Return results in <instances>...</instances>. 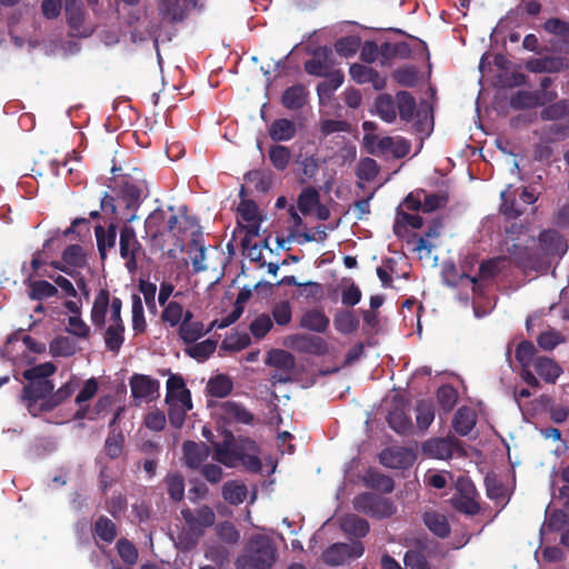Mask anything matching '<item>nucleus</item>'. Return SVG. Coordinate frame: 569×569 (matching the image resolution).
<instances>
[{
  "label": "nucleus",
  "mask_w": 569,
  "mask_h": 569,
  "mask_svg": "<svg viewBox=\"0 0 569 569\" xmlns=\"http://www.w3.org/2000/svg\"><path fill=\"white\" fill-rule=\"evenodd\" d=\"M147 196L148 188L144 180L127 178L118 197L104 193L100 207L103 212L111 213L114 220L131 222L136 219V211Z\"/></svg>",
  "instance_id": "obj_1"
},
{
  "label": "nucleus",
  "mask_w": 569,
  "mask_h": 569,
  "mask_svg": "<svg viewBox=\"0 0 569 569\" xmlns=\"http://www.w3.org/2000/svg\"><path fill=\"white\" fill-rule=\"evenodd\" d=\"M57 367L53 362H44L26 369L22 378L28 383L22 388L20 401L27 407L29 413L37 417L42 412L41 405L38 401L46 399L53 391V383L48 378L54 375Z\"/></svg>",
  "instance_id": "obj_2"
},
{
  "label": "nucleus",
  "mask_w": 569,
  "mask_h": 569,
  "mask_svg": "<svg viewBox=\"0 0 569 569\" xmlns=\"http://www.w3.org/2000/svg\"><path fill=\"white\" fill-rule=\"evenodd\" d=\"M214 459L227 466L232 467L237 458L246 453L260 452L257 442L248 437H239L237 440L231 431H224L221 442H213Z\"/></svg>",
  "instance_id": "obj_3"
},
{
  "label": "nucleus",
  "mask_w": 569,
  "mask_h": 569,
  "mask_svg": "<svg viewBox=\"0 0 569 569\" xmlns=\"http://www.w3.org/2000/svg\"><path fill=\"white\" fill-rule=\"evenodd\" d=\"M277 558L272 540L263 535H254L247 545L244 562L251 569H271Z\"/></svg>",
  "instance_id": "obj_4"
},
{
  "label": "nucleus",
  "mask_w": 569,
  "mask_h": 569,
  "mask_svg": "<svg viewBox=\"0 0 569 569\" xmlns=\"http://www.w3.org/2000/svg\"><path fill=\"white\" fill-rule=\"evenodd\" d=\"M356 511L375 519H386L393 516L397 508L391 499L373 492H362L355 497Z\"/></svg>",
  "instance_id": "obj_5"
},
{
  "label": "nucleus",
  "mask_w": 569,
  "mask_h": 569,
  "mask_svg": "<svg viewBox=\"0 0 569 569\" xmlns=\"http://www.w3.org/2000/svg\"><path fill=\"white\" fill-rule=\"evenodd\" d=\"M477 496L475 485L469 479L460 477L457 480L456 493L452 496L451 502L457 511L468 516H475L480 511Z\"/></svg>",
  "instance_id": "obj_6"
},
{
  "label": "nucleus",
  "mask_w": 569,
  "mask_h": 569,
  "mask_svg": "<svg viewBox=\"0 0 569 569\" xmlns=\"http://www.w3.org/2000/svg\"><path fill=\"white\" fill-rule=\"evenodd\" d=\"M143 251L136 231L131 226L124 224L119 231V253L126 260V268L133 272L138 268V256Z\"/></svg>",
  "instance_id": "obj_7"
},
{
  "label": "nucleus",
  "mask_w": 569,
  "mask_h": 569,
  "mask_svg": "<svg viewBox=\"0 0 569 569\" xmlns=\"http://www.w3.org/2000/svg\"><path fill=\"white\" fill-rule=\"evenodd\" d=\"M508 252L513 259L517 267L523 270H546L549 267L548 256H543L541 250L537 248L519 247L512 244L508 248Z\"/></svg>",
  "instance_id": "obj_8"
},
{
  "label": "nucleus",
  "mask_w": 569,
  "mask_h": 569,
  "mask_svg": "<svg viewBox=\"0 0 569 569\" xmlns=\"http://www.w3.org/2000/svg\"><path fill=\"white\" fill-rule=\"evenodd\" d=\"M365 552L361 541L352 543L337 542L328 547L322 553V560L329 566H341L351 558H360Z\"/></svg>",
  "instance_id": "obj_9"
},
{
  "label": "nucleus",
  "mask_w": 569,
  "mask_h": 569,
  "mask_svg": "<svg viewBox=\"0 0 569 569\" xmlns=\"http://www.w3.org/2000/svg\"><path fill=\"white\" fill-rule=\"evenodd\" d=\"M181 516L188 527V530L196 537L200 538L204 533V529L214 523L216 515L209 506H201L196 510L184 508Z\"/></svg>",
  "instance_id": "obj_10"
},
{
  "label": "nucleus",
  "mask_w": 569,
  "mask_h": 569,
  "mask_svg": "<svg viewBox=\"0 0 569 569\" xmlns=\"http://www.w3.org/2000/svg\"><path fill=\"white\" fill-rule=\"evenodd\" d=\"M416 460L412 449L406 447L386 448L379 453V461L390 469H407Z\"/></svg>",
  "instance_id": "obj_11"
},
{
  "label": "nucleus",
  "mask_w": 569,
  "mask_h": 569,
  "mask_svg": "<svg viewBox=\"0 0 569 569\" xmlns=\"http://www.w3.org/2000/svg\"><path fill=\"white\" fill-rule=\"evenodd\" d=\"M350 78L358 84H372L373 89L382 90L387 84V77L376 69L361 63H352L349 68Z\"/></svg>",
  "instance_id": "obj_12"
},
{
  "label": "nucleus",
  "mask_w": 569,
  "mask_h": 569,
  "mask_svg": "<svg viewBox=\"0 0 569 569\" xmlns=\"http://www.w3.org/2000/svg\"><path fill=\"white\" fill-rule=\"evenodd\" d=\"M293 348L299 352L313 355L317 357L326 356L329 352L327 341L315 335L300 333L292 338Z\"/></svg>",
  "instance_id": "obj_13"
},
{
  "label": "nucleus",
  "mask_w": 569,
  "mask_h": 569,
  "mask_svg": "<svg viewBox=\"0 0 569 569\" xmlns=\"http://www.w3.org/2000/svg\"><path fill=\"white\" fill-rule=\"evenodd\" d=\"M517 193L518 189H515L511 184L500 193L499 211L507 220H516L526 211V207L520 202Z\"/></svg>",
  "instance_id": "obj_14"
},
{
  "label": "nucleus",
  "mask_w": 569,
  "mask_h": 569,
  "mask_svg": "<svg viewBox=\"0 0 569 569\" xmlns=\"http://www.w3.org/2000/svg\"><path fill=\"white\" fill-rule=\"evenodd\" d=\"M331 50L328 47H319L313 51V58L303 63L305 71L315 77H326L333 70L329 62Z\"/></svg>",
  "instance_id": "obj_15"
},
{
  "label": "nucleus",
  "mask_w": 569,
  "mask_h": 569,
  "mask_svg": "<svg viewBox=\"0 0 569 569\" xmlns=\"http://www.w3.org/2000/svg\"><path fill=\"white\" fill-rule=\"evenodd\" d=\"M130 388L134 399H152L159 390V381L146 375L134 373L130 378Z\"/></svg>",
  "instance_id": "obj_16"
},
{
  "label": "nucleus",
  "mask_w": 569,
  "mask_h": 569,
  "mask_svg": "<svg viewBox=\"0 0 569 569\" xmlns=\"http://www.w3.org/2000/svg\"><path fill=\"white\" fill-rule=\"evenodd\" d=\"M222 419L228 423L252 425L254 416L241 403L232 400L224 401L220 405Z\"/></svg>",
  "instance_id": "obj_17"
},
{
  "label": "nucleus",
  "mask_w": 569,
  "mask_h": 569,
  "mask_svg": "<svg viewBox=\"0 0 569 569\" xmlns=\"http://www.w3.org/2000/svg\"><path fill=\"white\" fill-rule=\"evenodd\" d=\"M120 221L113 219V221L107 227L96 226L94 236L97 240V248L100 259L104 261L107 259L108 250L114 249L117 241V224Z\"/></svg>",
  "instance_id": "obj_18"
},
{
  "label": "nucleus",
  "mask_w": 569,
  "mask_h": 569,
  "mask_svg": "<svg viewBox=\"0 0 569 569\" xmlns=\"http://www.w3.org/2000/svg\"><path fill=\"white\" fill-rule=\"evenodd\" d=\"M539 246L543 256H562L567 249V243L557 230H543L539 234Z\"/></svg>",
  "instance_id": "obj_19"
},
{
  "label": "nucleus",
  "mask_w": 569,
  "mask_h": 569,
  "mask_svg": "<svg viewBox=\"0 0 569 569\" xmlns=\"http://www.w3.org/2000/svg\"><path fill=\"white\" fill-rule=\"evenodd\" d=\"M184 465L190 469H198L209 457L210 448L203 442L188 440L182 446Z\"/></svg>",
  "instance_id": "obj_20"
},
{
  "label": "nucleus",
  "mask_w": 569,
  "mask_h": 569,
  "mask_svg": "<svg viewBox=\"0 0 569 569\" xmlns=\"http://www.w3.org/2000/svg\"><path fill=\"white\" fill-rule=\"evenodd\" d=\"M569 68V61L558 57L532 58L527 61L526 69L530 72H560Z\"/></svg>",
  "instance_id": "obj_21"
},
{
  "label": "nucleus",
  "mask_w": 569,
  "mask_h": 569,
  "mask_svg": "<svg viewBox=\"0 0 569 569\" xmlns=\"http://www.w3.org/2000/svg\"><path fill=\"white\" fill-rule=\"evenodd\" d=\"M330 325V319L321 309H309L300 318V327L313 332L325 333Z\"/></svg>",
  "instance_id": "obj_22"
},
{
  "label": "nucleus",
  "mask_w": 569,
  "mask_h": 569,
  "mask_svg": "<svg viewBox=\"0 0 569 569\" xmlns=\"http://www.w3.org/2000/svg\"><path fill=\"white\" fill-rule=\"evenodd\" d=\"M308 100V90L301 84H293L287 88L281 96V103L288 110H299L305 107Z\"/></svg>",
  "instance_id": "obj_23"
},
{
  "label": "nucleus",
  "mask_w": 569,
  "mask_h": 569,
  "mask_svg": "<svg viewBox=\"0 0 569 569\" xmlns=\"http://www.w3.org/2000/svg\"><path fill=\"white\" fill-rule=\"evenodd\" d=\"M411 47L406 41L393 43L386 41L380 46L381 64L386 66L396 58L408 59L411 56Z\"/></svg>",
  "instance_id": "obj_24"
},
{
  "label": "nucleus",
  "mask_w": 569,
  "mask_h": 569,
  "mask_svg": "<svg viewBox=\"0 0 569 569\" xmlns=\"http://www.w3.org/2000/svg\"><path fill=\"white\" fill-rule=\"evenodd\" d=\"M110 303V293L107 289H100L94 298L91 309V322L97 329L106 326V315Z\"/></svg>",
  "instance_id": "obj_25"
},
{
  "label": "nucleus",
  "mask_w": 569,
  "mask_h": 569,
  "mask_svg": "<svg viewBox=\"0 0 569 569\" xmlns=\"http://www.w3.org/2000/svg\"><path fill=\"white\" fill-rule=\"evenodd\" d=\"M477 421L476 412L469 407L459 408L452 419V428L455 431L465 437L475 428Z\"/></svg>",
  "instance_id": "obj_26"
},
{
  "label": "nucleus",
  "mask_w": 569,
  "mask_h": 569,
  "mask_svg": "<svg viewBox=\"0 0 569 569\" xmlns=\"http://www.w3.org/2000/svg\"><path fill=\"white\" fill-rule=\"evenodd\" d=\"M387 421L389 427L401 436H409L413 431L411 418L402 407L396 406L389 411Z\"/></svg>",
  "instance_id": "obj_27"
},
{
  "label": "nucleus",
  "mask_w": 569,
  "mask_h": 569,
  "mask_svg": "<svg viewBox=\"0 0 569 569\" xmlns=\"http://www.w3.org/2000/svg\"><path fill=\"white\" fill-rule=\"evenodd\" d=\"M537 375L548 383H555L562 373L561 367L551 358L537 357L533 361Z\"/></svg>",
  "instance_id": "obj_28"
},
{
  "label": "nucleus",
  "mask_w": 569,
  "mask_h": 569,
  "mask_svg": "<svg viewBox=\"0 0 569 569\" xmlns=\"http://www.w3.org/2000/svg\"><path fill=\"white\" fill-rule=\"evenodd\" d=\"M363 485L372 490L383 493H391L395 489V481L390 476L375 469H369L363 476Z\"/></svg>",
  "instance_id": "obj_29"
},
{
  "label": "nucleus",
  "mask_w": 569,
  "mask_h": 569,
  "mask_svg": "<svg viewBox=\"0 0 569 569\" xmlns=\"http://www.w3.org/2000/svg\"><path fill=\"white\" fill-rule=\"evenodd\" d=\"M28 297L30 300L42 301L56 297L58 295V288L47 280H27Z\"/></svg>",
  "instance_id": "obj_30"
},
{
  "label": "nucleus",
  "mask_w": 569,
  "mask_h": 569,
  "mask_svg": "<svg viewBox=\"0 0 569 569\" xmlns=\"http://www.w3.org/2000/svg\"><path fill=\"white\" fill-rule=\"evenodd\" d=\"M340 527L345 533L357 539L366 537L370 530L369 522L365 518L353 513L345 516L341 519Z\"/></svg>",
  "instance_id": "obj_31"
},
{
  "label": "nucleus",
  "mask_w": 569,
  "mask_h": 569,
  "mask_svg": "<svg viewBox=\"0 0 569 569\" xmlns=\"http://www.w3.org/2000/svg\"><path fill=\"white\" fill-rule=\"evenodd\" d=\"M326 80L319 82L317 86V93L320 100V103L325 99L330 100L333 96V92L342 86L345 80V74L341 70H333L329 74H327Z\"/></svg>",
  "instance_id": "obj_32"
},
{
  "label": "nucleus",
  "mask_w": 569,
  "mask_h": 569,
  "mask_svg": "<svg viewBox=\"0 0 569 569\" xmlns=\"http://www.w3.org/2000/svg\"><path fill=\"white\" fill-rule=\"evenodd\" d=\"M543 104L545 100L539 92L519 90L510 98V107L515 110L532 109Z\"/></svg>",
  "instance_id": "obj_33"
},
{
  "label": "nucleus",
  "mask_w": 569,
  "mask_h": 569,
  "mask_svg": "<svg viewBox=\"0 0 569 569\" xmlns=\"http://www.w3.org/2000/svg\"><path fill=\"white\" fill-rule=\"evenodd\" d=\"M266 365L284 372H292L296 359L292 353L283 349H272L268 352Z\"/></svg>",
  "instance_id": "obj_34"
},
{
  "label": "nucleus",
  "mask_w": 569,
  "mask_h": 569,
  "mask_svg": "<svg viewBox=\"0 0 569 569\" xmlns=\"http://www.w3.org/2000/svg\"><path fill=\"white\" fill-rule=\"evenodd\" d=\"M296 133V123L286 118L274 120L269 128V136L276 142L289 141L295 138Z\"/></svg>",
  "instance_id": "obj_35"
},
{
  "label": "nucleus",
  "mask_w": 569,
  "mask_h": 569,
  "mask_svg": "<svg viewBox=\"0 0 569 569\" xmlns=\"http://www.w3.org/2000/svg\"><path fill=\"white\" fill-rule=\"evenodd\" d=\"M64 11L68 26L78 33L82 32L84 10L80 0H66Z\"/></svg>",
  "instance_id": "obj_36"
},
{
  "label": "nucleus",
  "mask_w": 569,
  "mask_h": 569,
  "mask_svg": "<svg viewBox=\"0 0 569 569\" xmlns=\"http://www.w3.org/2000/svg\"><path fill=\"white\" fill-rule=\"evenodd\" d=\"M124 323H114L110 322V325L106 328L103 333L106 348L113 352L118 353L124 342Z\"/></svg>",
  "instance_id": "obj_37"
},
{
  "label": "nucleus",
  "mask_w": 569,
  "mask_h": 569,
  "mask_svg": "<svg viewBox=\"0 0 569 569\" xmlns=\"http://www.w3.org/2000/svg\"><path fill=\"white\" fill-rule=\"evenodd\" d=\"M442 227V223L440 220L433 221L425 232V236L418 237L417 234H412L410 239H408V244H412L413 251H422L427 250L428 252H431L432 244L429 242L430 238H437L440 236V229Z\"/></svg>",
  "instance_id": "obj_38"
},
{
  "label": "nucleus",
  "mask_w": 569,
  "mask_h": 569,
  "mask_svg": "<svg viewBox=\"0 0 569 569\" xmlns=\"http://www.w3.org/2000/svg\"><path fill=\"white\" fill-rule=\"evenodd\" d=\"M158 10L163 19L171 23L182 22L187 17L186 9L180 4L179 0H160Z\"/></svg>",
  "instance_id": "obj_39"
},
{
  "label": "nucleus",
  "mask_w": 569,
  "mask_h": 569,
  "mask_svg": "<svg viewBox=\"0 0 569 569\" xmlns=\"http://www.w3.org/2000/svg\"><path fill=\"white\" fill-rule=\"evenodd\" d=\"M423 523L437 537L447 538L450 535V526L447 518L438 512H425Z\"/></svg>",
  "instance_id": "obj_40"
},
{
  "label": "nucleus",
  "mask_w": 569,
  "mask_h": 569,
  "mask_svg": "<svg viewBox=\"0 0 569 569\" xmlns=\"http://www.w3.org/2000/svg\"><path fill=\"white\" fill-rule=\"evenodd\" d=\"M333 325L340 333L350 335L359 328V319L353 310H339L335 315Z\"/></svg>",
  "instance_id": "obj_41"
},
{
  "label": "nucleus",
  "mask_w": 569,
  "mask_h": 569,
  "mask_svg": "<svg viewBox=\"0 0 569 569\" xmlns=\"http://www.w3.org/2000/svg\"><path fill=\"white\" fill-rule=\"evenodd\" d=\"M320 202V193L317 188L308 186L302 189L297 198V209L305 216L310 214Z\"/></svg>",
  "instance_id": "obj_42"
},
{
  "label": "nucleus",
  "mask_w": 569,
  "mask_h": 569,
  "mask_svg": "<svg viewBox=\"0 0 569 569\" xmlns=\"http://www.w3.org/2000/svg\"><path fill=\"white\" fill-rule=\"evenodd\" d=\"M93 535L106 543H111L118 535L116 523L106 516H100L93 523Z\"/></svg>",
  "instance_id": "obj_43"
},
{
  "label": "nucleus",
  "mask_w": 569,
  "mask_h": 569,
  "mask_svg": "<svg viewBox=\"0 0 569 569\" xmlns=\"http://www.w3.org/2000/svg\"><path fill=\"white\" fill-rule=\"evenodd\" d=\"M397 110L400 119L410 122L416 113L417 103L415 97L408 91H399L396 94Z\"/></svg>",
  "instance_id": "obj_44"
},
{
  "label": "nucleus",
  "mask_w": 569,
  "mask_h": 569,
  "mask_svg": "<svg viewBox=\"0 0 569 569\" xmlns=\"http://www.w3.org/2000/svg\"><path fill=\"white\" fill-rule=\"evenodd\" d=\"M435 419V406L430 400H419L416 405V422L420 430H427Z\"/></svg>",
  "instance_id": "obj_45"
},
{
  "label": "nucleus",
  "mask_w": 569,
  "mask_h": 569,
  "mask_svg": "<svg viewBox=\"0 0 569 569\" xmlns=\"http://www.w3.org/2000/svg\"><path fill=\"white\" fill-rule=\"evenodd\" d=\"M217 349V341L207 339L186 348V353L199 362L206 361Z\"/></svg>",
  "instance_id": "obj_46"
},
{
  "label": "nucleus",
  "mask_w": 569,
  "mask_h": 569,
  "mask_svg": "<svg viewBox=\"0 0 569 569\" xmlns=\"http://www.w3.org/2000/svg\"><path fill=\"white\" fill-rule=\"evenodd\" d=\"M247 487L243 483L236 481H227L222 487L223 499L233 506H238L247 498Z\"/></svg>",
  "instance_id": "obj_47"
},
{
  "label": "nucleus",
  "mask_w": 569,
  "mask_h": 569,
  "mask_svg": "<svg viewBox=\"0 0 569 569\" xmlns=\"http://www.w3.org/2000/svg\"><path fill=\"white\" fill-rule=\"evenodd\" d=\"M377 113L386 122H393L397 118V100L390 94H380L376 100Z\"/></svg>",
  "instance_id": "obj_48"
},
{
  "label": "nucleus",
  "mask_w": 569,
  "mask_h": 569,
  "mask_svg": "<svg viewBox=\"0 0 569 569\" xmlns=\"http://www.w3.org/2000/svg\"><path fill=\"white\" fill-rule=\"evenodd\" d=\"M210 330H204L201 321H191L179 326V337L183 342L191 345Z\"/></svg>",
  "instance_id": "obj_49"
},
{
  "label": "nucleus",
  "mask_w": 569,
  "mask_h": 569,
  "mask_svg": "<svg viewBox=\"0 0 569 569\" xmlns=\"http://www.w3.org/2000/svg\"><path fill=\"white\" fill-rule=\"evenodd\" d=\"M233 388L231 379L226 375H218L211 378L207 385V389L210 396L216 398L227 397Z\"/></svg>",
  "instance_id": "obj_50"
},
{
  "label": "nucleus",
  "mask_w": 569,
  "mask_h": 569,
  "mask_svg": "<svg viewBox=\"0 0 569 569\" xmlns=\"http://www.w3.org/2000/svg\"><path fill=\"white\" fill-rule=\"evenodd\" d=\"M423 450L429 456L437 459H448L452 456V448L450 442L441 438L427 441L423 445Z\"/></svg>",
  "instance_id": "obj_51"
},
{
  "label": "nucleus",
  "mask_w": 569,
  "mask_h": 569,
  "mask_svg": "<svg viewBox=\"0 0 569 569\" xmlns=\"http://www.w3.org/2000/svg\"><path fill=\"white\" fill-rule=\"evenodd\" d=\"M61 258L70 269L82 268L87 263L86 252L80 244L68 246L62 251Z\"/></svg>",
  "instance_id": "obj_52"
},
{
  "label": "nucleus",
  "mask_w": 569,
  "mask_h": 569,
  "mask_svg": "<svg viewBox=\"0 0 569 569\" xmlns=\"http://www.w3.org/2000/svg\"><path fill=\"white\" fill-rule=\"evenodd\" d=\"M167 491L173 501H181L184 497V478L180 472L168 473L164 478Z\"/></svg>",
  "instance_id": "obj_53"
},
{
  "label": "nucleus",
  "mask_w": 569,
  "mask_h": 569,
  "mask_svg": "<svg viewBox=\"0 0 569 569\" xmlns=\"http://www.w3.org/2000/svg\"><path fill=\"white\" fill-rule=\"evenodd\" d=\"M365 140L368 144V152L375 156L389 153L392 147H395V139L391 137L378 138L373 134H366Z\"/></svg>",
  "instance_id": "obj_54"
},
{
  "label": "nucleus",
  "mask_w": 569,
  "mask_h": 569,
  "mask_svg": "<svg viewBox=\"0 0 569 569\" xmlns=\"http://www.w3.org/2000/svg\"><path fill=\"white\" fill-rule=\"evenodd\" d=\"M269 159L277 170L283 171L291 160L290 149L282 144H273L269 149Z\"/></svg>",
  "instance_id": "obj_55"
},
{
  "label": "nucleus",
  "mask_w": 569,
  "mask_h": 569,
  "mask_svg": "<svg viewBox=\"0 0 569 569\" xmlns=\"http://www.w3.org/2000/svg\"><path fill=\"white\" fill-rule=\"evenodd\" d=\"M52 357H70L76 353L74 341L66 336L56 337L49 345Z\"/></svg>",
  "instance_id": "obj_56"
},
{
  "label": "nucleus",
  "mask_w": 569,
  "mask_h": 569,
  "mask_svg": "<svg viewBox=\"0 0 569 569\" xmlns=\"http://www.w3.org/2000/svg\"><path fill=\"white\" fill-rule=\"evenodd\" d=\"M238 211L241 218L251 223L254 222V226L249 230V233L252 236L258 234V206L253 200L242 199L238 207Z\"/></svg>",
  "instance_id": "obj_57"
},
{
  "label": "nucleus",
  "mask_w": 569,
  "mask_h": 569,
  "mask_svg": "<svg viewBox=\"0 0 569 569\" xmlns=\"http://www.w3.org/2000/svg\"><path fill=\"white\" fill-rule=\"evenodd\" d=\"M360 46L361 40L358 36H346L335 42V50L339 56L350 58L358 52Z\"/></svg>",
  "instance_id": "obj_58"
},
{
  "label": "nucleus",
  "mask_w": 569,
  "mask_h": 569,
  "mask_svg": "<svg viewBox=\"0 0 569 569\" xmlns=\"http://www.w3.org/2000/svg\"><path fill=\"white\" fill-rule=\"evenodd\" d=\"M76 387L77 385L72 381L66 382L51 396L49 401L41 403V410H51L52 408L61 405L73 395Z\"/></svg>",
  "instance_id": "obj_59"
},
{
  "label": "nucleus",
  "mask_w": 569,
  "mask_h": 569,
  "mask_svg": "<svg viewBox=\"0 0 569 569\" xmlns=\"http://www.w3.org/2000/svg\"><path fill=\"white\" fill-rule=\"evenodd\" d=\"M540 116L545 121L560 120L569 116V98L549 104L541 111Z\"/></svg>",
  "instance_id": "obj_60"
},
{
  "label": "nucleus",
  "mask_w": 569,
  "mask_h": 569,
  "mask_svg": "<svg viewBox=\"0 0 569 569\" xmlns=\"http://www.w3.org/2000/svg\"><path fill=\"white\" fill-rule=\"evenodd\" d=\"M398 84L407 88H413L419 81V72L415 66L398 68L392 73Z\"/></svg>",
  "instance_id": "obj_61"
},
{
  "label": "nucleus",
  "mask_w": 569,
  "mask_h": 569,
  "mask_svg": "<svg viewBox=\"0 0 569 569\" xmlns=\"http://www.w3.org/2000/svg\"><path fill=\"white\" fill-rule=\"evenodd\" d=\"M124 446V437L121 431H117L116 429H112L104 442V450L106 453L111 459H117L122 455Z\"/></svg>",
  "instance_id": "obj_62"
},
{
  "label": "nucleus",
  "mask_w": 569,
  "mask_h": 569,
  "mask_svg": "<svg viewBox=\"0 0 569 569\" xmlns=\"http://www.w3.org/2000/svg\"><path fill=\"white\" fill-rule=\"evenodd\" d=\"M132 329L136 335L143 333L147 329L143 305L138 295H132Z\"/></svg>",
  "instance_id": "obj_63"
},
{
  "label": "nucleus",
  "mask_w": 569,
  "mask_h": 569,
  "mask_svg": "<svg viewBox=\"0 0 569 569\" xmlns=\"http://www.w3.org/2000/svg\"><path fill=\"white\" fill-rule=\"evenodd\" d=\"M183 317V307L177 301L168 302L161 313V320L170 327L180 326Z\"/></svg>",
  "instance_id": "obj_64"
}]
</instances>
